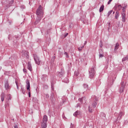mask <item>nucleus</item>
<instances>
[{
    "mask_svg": "<svg viewBox=\"0 0 128 128\" xmlns=\"http://www.w3.org/2000/svg\"><path fill=\"white\" fill-rule=\"evenodd\" d=\"M122 22H126V12L122 13Z\"/></svg>",
    "mask_w": 128,
    "mask_h": 128,
    "instance_id": "obj_7",
    "label": "nucleus"
},
{
    "mask_svg": "<svg viewBox=\"0 0 128 128\" xmlns=\"http://www.w3.org/2000/svg\"><path fill=\"white\" fill-rule=\"evenodd\" d=\"M82 50V48H81L80 47L78 48V50Z\"/></svg>",
    "mask_w": 128,
    "mask_h": 128,
    "instance_id": "obj_30",
    "label": "nucleus"
},
{
    "mask_svg": "<svg viewBox=\"0 0 128 128\" xmlns=\"http://www.w3.org/2000/svg\"><path fill=\"white\" fill-rule=\"evenodd\" d=\"M34 60L35 61V62L36 64H40V58H38V56L36 54H34Z\"/></svg>",
    "mask_w": 128,
    "mask_h": 128,
    "instance_id": "obj_4",
    "label": "nucleus"
},
{
    "mask_svg": "<svg viewBox=\"0 0 128 128\" xmlns=\"http://www.w3.org/2000/svg\"><path fill=\"white\" fill-rule=\"evenodd\" d=\"M90 76L91 78L94 77V68H91L90 70Z\"/></svg>",
    "mask_w": 128,
    "mask_h": 128,
    "instance_id": "obj_6",
    "label": "nucleus"
},
{
    "mask_svg": "<svg viewBox=\"0 0 128 128\" xmlns=\"http://www.w3.org/2000/svg\"><path fill=\"white\" fill-rule=\"evenodd\" d=\"M102 56H104V55H102V54H100V58H102Z\"/></svg>",
    "mask_w": 128,
    "mask_h": 128,
    "instance_id": "obj_28",
    "label": "nucleus"
},
{
    "mask_svg": "<svg viewBox=\"0 0 128 128\" xmlns=\"http://www.w3.org/2000/svg\"><path fill=\"white\" fill-rule=\"evenodd\" d=\"M5 88L6 90H8L10 88V85L8 84V82H6L5 84Z\"/></svg>",
    "mask_w": 128,
    "mask_h": 128,
    "instance_id": "obj_12",
    "label": "nucleus"
},
{
    "mask_svg": "<svg viewBox=\"0 0 128 128\" xmlns=\"http://www.w3.org/2000/svg\"><path fill=\"white\" fill-rule=\"evenodd\" d=\"M10 100V96H7L6 98V100Z\"/></svg>",
    "mask_w": 128,
    "mask_h": 128,
    "instance_id": "obj_24",
    "label": "nucleus"
},
{
    "mask_svg": "<svg viewBox=\"0 0 128 128\" xmlns=\"http://www.w3.org/2000/svg\"><path fill=\"white\" fill-rule=\"evenodd\" d=\"M26 88L28 90H30V81L28 80H26Z\"/></svg>",
    "mask_w": 128,
    "mask_h": 128,
    "instance_id": "obj_8",
    "label": "nucleus"
},
{
    "mask_svg": "<svg viewBox=\"0 0 128 128\" xmlns=\"http://www.w3.org/2000/svg\"><path fill=\"white\" fill-rule=\"evenodd\" d=\"M74 74L76 76H78V71L75 72Z\"/></svg>",
    "mask_w": 128,
    "mask_h": 128,
    "instance_id": "obj_21",
    "label": "nucleus"
},
{
    "mask_svg": "<svg viewBox=\"0 0 128 128\" xmlns=\"http://www.w3.org/2000/svg\"><path fill=\"white\" fill-rule=\"evenodd\" d=\"M112 10L109 11L108 12V16H110V14H112Z\"/></svg>",
    "mask_w": 128,
    "mask_h": 128,
    "instance_id": "obj_23",
    "label": "nucleus"
},
{
    "mask_svg": "<svg viewBox=\"0 0 128 128\" xmlns=\"http://www.w3.org/2000/svg\"><path fill=\"white\" fill-rule=\"evenodd\" d=\"M46 122H48V116L45 115L43 116L42 118V122L41 125L42 128H46L48 126Z\"/></svg>",
    "mask_w": 128,
    "mask_h": 128,
    "instance_id": "obj_2",
    "label": "nucleus"
},
{
    "mask_svg": "<svg viewBox=\"0 0 128 128\" xmlns=\"http://www.w3.org/2000/svg\"><path fill=\"white\" fill-rule=\"evenodd\" d=\"M84 88L86 90L88 88V84H84Z\"/></svg>",
    "mask_w": 128,
    "mask_h": 128,
    "instance_id": "obj_15",
    "label": "nucleus"
},
{
    "mask_svg": "<svg viewBox=\"0 0 128 128\" xmlns=\"http://www.w3.org/2000/svg\"><path fill=\"white\" fill-rule=\"evenodd\" d=\"M14 128H18V126H16V125L15 126H14Z\"/></svg>",
    "mask_w": 128,
    "mask_h": 128,
    "instance_id": "obj_32",
    "label": "nucleus"
},
{
    "mask_svg": "<svg viewBox=\"0 0 128 128\" xmlns=\"http://www.w3.org/2000/svg\"><path fill=\"white\" fill-rule=\"evenodd\" d=\"M117 8H118V10H122V6H120V5H118V6H117Z\"/></svg>",
    "mask_w": 128,
    "mask_h": 128,
    "instance_id": "obj_17",
    "label": "nucleus"
},
{
    "mask_svg": "<svg viewBox=\"0 0 128 128\" xmlns=\"http://www.w3.org/2000/svg\"><path fill=\"white\" fill-rule=\"evenodd\" d=\"M24 72H26V69L23 70Z\"/></svg>",
    "mask_w": 128,
    "mask_h": 128,
    "instance_id": "obj_35",
    "label": "nucleus"
},
{
    "mask_svg": "<svg viewBox=\"0 0 128 128\" xmlns=\"http://www.w3.org/2000/svg\"><path fill=\"white\" fill-rule=\"evenodd\" d=\"M28 68L30 70V72H32V64H30V62H28Z\"/></svg>",
    "mask_w": 128,
    "mask_h": 128,
    "instance_id": "obj_10",
    "label": "nucleus"
},
{
    "mask_svg": "<svg viewBox=\"0 0 128 128\" xmlns=\"http://www.w3.org/2000/svg\"><path fill=\"white\" fill-rule=\"evenodd\" d=\"M112 0H109V1L108 2V4H110V2H112Z\"/></svg>",
    "mask_w": 128,
    "mask_h": 128,
    "instance_id": "obj_27",
    "label": "nucleus"
},
{
    "mask_svg": "<svg viewBox=\"0 0 128 128\" xmlns=\"http://www.w3.org/2000/svg\"><path fill=\"white\" fill-rule=\"evenodd\" d=\"M80 112L79 111H78V110L76 111V112L73 114V115H74V116H80Z\"/></svg>",
    "mask_w": 128,
    "mask_h": 128,
    "instance_id": "obj_11",
    "label": "nucleus"
},
{
    "mask_svg": "<svg viewBox=\"0 0 128 128\" xmlns=\"http://www.w3.org/2000/svg\"><path fill=\"white\" fill-rule=\"evenodd\" d=\"M124 86H126V84L124 82H122V86L120 87V92L122 93L124 92Z\"/></svg>",
    "mask_w": 128,
    "mask_h": 128,
    "instance_id": "obj_5",
    "label": "nucleus"
},
{
    "mask_svg": "<svg viewBox=\"0 0 128 128\" xmlns=\"http://www.w3.org/2000/svg\"><path fill=\"white\" fill-rule=\"evenodd\" d=\"M17 88H18V84H16Z\"/></svg>",
    "mask_w": 128,
    "mask_h": 128,
    "instance_id": "obj_36",
    "label": "nucleus"
},
{
    "mask_svg": "<svg viewBox=\"0 0 128 128\" xmlns=\"http://www.w3.org/2000/svg\"><path fill=\"white\" fill-rule=\"evenodd\" d=\"M64 54L66 56V58H68V52H65Z\"/></svg>",
    "mask_w": 128,
    "mask_h": 128,
    "instance_id": "obj_20",
    "label": "nucleus"
},
{
    "mask_svg": "<svg viewBox=\"0 0 128 128\" xmlns=\"http://www.w3.org/2000/svg\"><path fill=\"white\" fill-rule=\"evenodd\" d=\"M1 100H2V102H4V96L2 97Z\"/></svg>",
    "mask_w": 128,
    "mask_h": 128,
    "instance_id": "obj_26",
    "label": "nucleus"
},
{
    "mask_svg": "<svg viewBox=\"0 0 128 128\" xmlns=\"http://www.w3.org/2000/svg\"><path fill=\"white\" fill-rule=\"evenodd\" d=\"M124 112H119L118 118V119L119 118V120H120V118H122V116H124Z\"/></svg>",
    "mask_w": 128,
    "mask_h": 128,
    "instance_id": "obj_9",
    "label": "nucleus"
},
{
    "mask_svg": "<svg viewBox=\"0 0 128 128\" xmlns=\"http://www.w3.org/2000/svg\"><path fill=\"white\" fill-rule=\"evenodd\" d=\"M118 16H120V15L118 14V12H116L115 14V18L116 20H118Z\"/></svg>",
    "mask_w": 128,
    "mask_h": 128,
    "instance_id": "obj_16",
    "label": "nucleus"
},
{
    "mask_svg": "<svg viewBox=\"0 0 128 128\" xmlns=\"http://www.w3.org/2000/svg\"><path fill=\"white\" fill-rule=\"evenodd\" d=\"M84 46H82V47H80V48L82 50V48H84Z\"/></svg>",
    "mask_w": 128,
    "mask_h": 128,
    "instance_id": "obj_33",
    "label": "nucleus"
},
{
    "mask_svg": "<svg viewBox=\"0 0 128 128\" xmlns=\"http://www.w3.org/2000/svg\"><path fill=\"white\" fill-rule=\"evenodd\" d=\"M72 0H68V2H70Z\"/></svg>",
    "mask_w": 128,
    "mask_h": 128,
    "instance_id": "obj_29",
    "label": "nucleus"
},
{
    "mask_svg": "<svg viewBox=\"0 0 128 128\" xmlns=\"http://www.w3.org/2000/svg\"><path fill=\"white\" fill-rule=\"evenodd\" d=\"M83 98H79L78 100L80 102H82V99Z\"/></svg>",
    "mask_w": 128,
    "mask_h": 128,
    "instance_id": "obj_25",
    "label": "nucleus"
},
{
    "mask_svg": "<svg viewBox=\"0 0 128 128\" xmlns=\"http://www.w3.org/2000/svg\"><path fill=\"white\" fill-rule=\"evenodd\" d=\"M68 34L66 33L65 35V36H67Z\"/></svg>",
    "mask_w": 128,
    "mask_h": 128,
    "instance_id": "obj_31",
    "label": "nucleus"
},
{
    "mask_svg": "<svg viewBox=\"0 0 128 128\" xmlns=\"http://www.w3.org/2000/svg\"><path fill=\"white\" fill-rule=\"evenodd\" d=\"M23 56H26V58H28V52H25L23 54Z\"/></svg>",
    "mask_w": 128,
    "mask_h": 128,
    "instance_id": "obj_18",
    "label": "nucleus"
},
{
    "mask_svg": "<svg viewBox=\"0 0 128 128\" xmlns=\"http://www.w3.org/2000/svg\"><path fill=\"white\" fill-rule=\"evenodd\" d=\"M37 14V20L40 22L42 18V15L44 14V12H42V6H40L38 8L36 11Z\"/></svg>",
    "mask_w": 128,
    "mask_h": 128,
    "instance_id": "obj_1",
    "label": "nucleus"
},
{
    "mask_svg": "<svg viewBox=\"0 0 128 128\" xmlns=\"http://www.w3.org/2000/svg\"><path fill=\"white\" fill-rule=\"evenodd\" d=\"M104 6H100V10H99V12H102V10H104Z\"/></svg>",
    "mask_w": 128,
    "mask_h": 128,
    "instance_id": "obj_14",
    "label": "nucleus"
},
{
    "mask_svg": "<svg viewBox=\"0 0 128 128\" xmlns=\"http://www.w3.org/2000/svg\"><path fill=\"white\" fill-rule=\"evenodd\" d=\"M128 60V57H126L122 58V62H124V60Z\"/></svg>",
    "mask_w": 128,
    "mask_h": 128,
    "instance_id": "obj_22",
    "label": "nucleus"
},
{
    "mask_svg": "<svg viewBox=\"0 0 128 128\" xmlns=\"http://www.w3.org/2000/svg\"><path fill=\"white\" fill-rule=\"evenodd\" d=\"M122 10V12H126V7H123Z\"/></svg>",
    "mask_w": 128,
    "mask_h": 128,
    "instance_id": "obj_19",
    "label": "nucleus"
},
{
    "mask_svg": "<svg viewBox=\"0 0 128 128\" xmlns=\"http://www.w3.org/2000/svg\"><path fill=\"white\" fill-rule=\"evenodd\" d=\"M100 47L102 48V45L100 46Z\"/></svg>",
    "mask_w": 128,
    "mask_h": 128,
    "instance_id": "obj_37",
    "label": "nucleus"
},
{
    "mask_svg": "<svg viewBox=\"0 0 128 128\" xmlns=\"http://www.w3.org/2000/svg\"><path fill=\"white\" fill-rule=\"evenodd\" d=\"M118 46H120V44L118 43H116L114 46V50H117L118 49Z\"/></svg>",
    "mask_w": 128,
    "mask_h": 128,
    "instance_id": "obj_13",
    "label": "nucleus"
},
{
    "mask_svg": "<svg viewBox=\"0 0 128 128\" xmlns=\"http://www.w3.org/2000/svg\"><path fill=\"white\" fill-rule=\"evenodd\" d=\"M97 104H98V103H96V101H94V102H93L92 105L88 107V112H92V110H94V108H96Z\"/></svg>",
    "mask_w": 128,
    "mask_h": 128,
    "instance_id": "obj_3",
    "label": "nucleus"
},
{
    "mask_svg": "<svg viewBox=\"0 0 128 128\" xmlns=\"http://www.w3.org/2000/svg\"><path fill=\"white\" fill-rule=\"evenodd\" d=\"M28 96H30V93L29 92V94H28Z\"/></svg>",
    "mask_w": 128,
    "mask_h": 128,
    "instance_id": "obj_34",
    "label": "nucleus"
}]
</instances>
